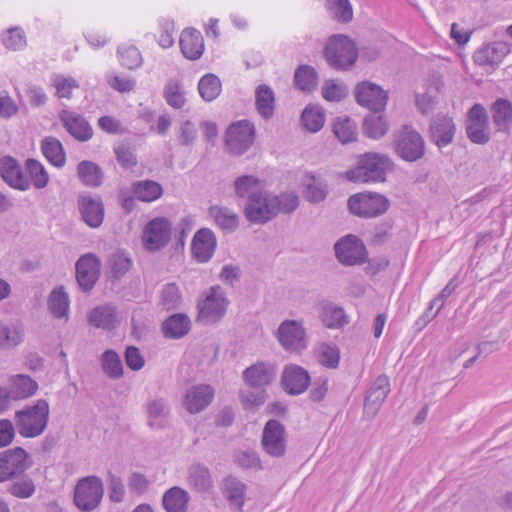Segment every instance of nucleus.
Masks as SVG:
<instances>
[{
  "instance_id": "1",
  "label": "nucleus",
  "mask_w": 512,
  "mask_h": 512,
  "mask_svg": "<svg viewBox=\"0 0 512 512\" xmlns=\"http://www.w3.org/2000/svg\"><path fill=\"white\" fill-rule=\"evenodd\" d=\"M298 206L299 197L293 191L274 195L263 190L250 196L244 207V215L251 223L265 224L279 213H292Z\"/></svg>"
},
{
  "instance_id": "2",
  "label": "nucleus",
  "mask_w": 512,
  "mask_h": 512,
  "mask_svg": "<svg viewBox=\"0 0 512 512\" xmlns=\"http://www.w3.org/2000/svg\"><path fill=\"white\" fill-rule=\"evenodd\" d=\"M49 413V404L44 399H38L32 405L16 411L14 419L18 433L25 438L40 436L47 427Z\"/></svg>"
},
{
  "instance_id": "3",
  "label": "nucleus",
  "mask_w": 512,
  "mask_h": 512,
  "mask_svg": "<svg viewBox=\"0 0 512 512\" xmlns=\"http://www.w3.org/2000/svg\"><path fill=\"white\" fill-rule=\"evenodd\" d=\"M392 169L389 157L378 153H366L358 160L356 168L347 171L348 180L355 183L384 182Z\"/></svg>"
},
{
  "instance_id": "4",
  "label": "nucleus",
  "mask_w": 512,
  "mask_h": 512,
  "mask_svg": "<svg viewBox=\"0 0 512 512\" xmlns=\"http://www.w3.org/2000/svg\"><path fill=\"white\" fill-rule=\"evenodd\" d=\"M325 58L336 70H346L354 65L358 57L355 43L344 35H333L325 47Z\"/></svg>"
},
{
  "instance_id": "5",
  "label": "nucleus",
  "mask_w": 512,
  "mask_h": 512,
  "mask_svg": "<svg viewBox=\"0 0 512 512\" xmlns=\"http://www.w3.org/2000/svg\"><path fill=\"white\" fill-rule=\"evenodd\" d=\"M229 300L219 285H214L198 301V320L204 324H213L222 319L226 313Z\"/></svg>"
},
{
  "instance_id": "6",
  "label": "nucleus",
  "mask_w": 512,
  "mask_h": 512,
  "mask_svg": "<svg viewBox=\"0 0 512 512\" xmlns=\"http://www.w3.org/2000/svg\"><path fill=\"white\" fill-rule=\"evenodd\" d=\"M389 199L376 192H362L349 197V211L360 218H376L389 209Z\"/></svg>"
},
{
  "instance_id": "7",
  "label": "nucleus",
  "mask_w": 512,
  "mask_h": 512,
  "mask_svg": "<svg viewBox=\"0 0 512 512\" xmlns=\"http://www.w3.org/2000/svg\"><path fill=\"white\" fill-rule=\"evenodd\" d=\"M103 493V483L99 477H83L75 486L74 503L81 511L90 512L100 505Z\"/></svg>"
},
{
  "instance_id": "8",
  "label": "nucleus",
  "mask_w": 512,
  "mask_h": 512,
  "mask_svg": "<svg viewBox=\"0 0 512 512\" xmlns=\"http://www.w3.org/2000/svg\"><path fill=\"white\" fill-rule=\"evenodd\" d=\"M275 337L287 352L300 353L308 346V337L302 321L284 320L278 326Z\"/></svg>"
},
{
  "instance_id": "9",
  "label": "nucleus",
  "mask_w": 512,
  "mask_h": 512,
  "mask_svg": "<svg viewBox=\"0 0 512 512\" xmlns=\"http://www.w3.org/2000/svg\"><path fill=\"white\" fill-rule=\"evenodd\" d=\"M31 466L29 454L21 447L0 452V483L18 478Z\"/></svg>"
},
{
  "instance_id": "10",
  "label": "nucleus",
  "mask_w": 512,
  "mask_h": 512,
  "mask_svg": "<svg viewBox=\"0 0 512 512\" xmlns=\"http://www.w3.org/2000/svg\"><path fill=\"white\" fill-rule=\"evenodd\" d=\"M172 224L165 217H156L150 220L144 227L142 243L149 252L163 249L171 239Z\"/></svg>"
},
{
  "instance_id": "11",
  "label": "nucleus",
  "mask_w": 512,
  "mask_h": 512,
  "mask_svg": "<svg viewBox=\"0 0 512 512\" xmlns=\"http://www.w3.org/2000/svg\"><path fill=\"white\" fill-rule=\"evenodd\" d=\"M397 155L407 162H415L425 154V142L421 135L405 126L395 137Z\"/></svg>"
},
{
  "instance_id": "12",
  "label": "nucleus",
  "mask_w": 512,
  "mask_h": 512,
  "mask_svg": "<svg viewBox=\"0 0 512 512\" xmlns=\"http://www.w3.org/2000/svg\"><path fill=\"white\" fill-rule=\"evenodd\" d=\"M255 128L247 120L231 124L226 131V146L235 155L246 152L254 142Z\"/></svg>"
},
{
  "instance_id": "13",
  "label": "nucleus",
  "mask_w": 512,
  "mask_h": 512,
  "mask_svg": "<svg viewBox=\"0 0 512 512\" xmlns=\"http://www.w3.org/2000/svg\"><path fill=\"white\" fill-rule=\"evenodd\" d=\"M338 261L346 266L359 265L366 260V248L363 242L355 235L348 234L334 245Z\"/></svg>"
},
{
  "instance_id": "14",
  "label": "nucleus",
  "mask_w": 512,
  "mask_h": 512,
  "mask_svg": "<svg viewBox=\"0 0 512 512\" xmlns=\"http://www.w3.org/2000/svg\"><path fill=\"white\" fill-rule=\"evenodd\" d=\"M468 138L476 144H485L490 139L488 115L481 104H474L469 112L466 125Z\"/></svg>"
},
{
  "instance_id": "15",
  "label": "nucleus",
  "mask_w": 512,
  "mask_h": 512,
  "mask_svg": "<svg viewBox=\"0 0 512 512\" xmlns=\"http://www.w3.org/2000/svg\"><path fill=\"white\" fill-rule=\"evenodd\" d=\"M262 447L271 457H282L286 451L285 428L278 420H269L263 429Z\"/></svg>"
},
{
  "instance_id": "16",
  "label": "nucleus",
  "mask_w": 512,
  "mask_h": 512,
  "mask_svg": "<svg viewBox=\"0 0 512 512\" xmlns=\"http://www.w3.org/2000/svg\"><path fill=\"white\" fill-rule=\"evenodd\" d=\"M101 262L93 253L82 255L76 262V280L83 291L93 288L100 276Z\"/></svg>"
},
{
  "instance_id": "17",
  "label": "nucleus",
  "mask_w": 512,
  "mask_h": 512,
  "mask_svg": "<svg viewBox=\"0 0 512 512\" xmlns=\"http://www.w3.org/2000/svg\"><path fill=\"white\" fill-rule=\"evenodd\" d=\"M355 98L359 105L371 111H382L388 100V94L380 86L371 82H362L355 89Z\"/></svg>"
},
{
  "instance_id": "18",
  "label": "nucleus",
  "mask_w": 512,
  "mask_h": 512,
  "mask_svg": "<svg viewBox=\"0 0 512 512\" xmlns=\"http://www.w3.org/2000/svg\"><path fill=\"white\" fill-rule=\"evenodd\" d=\"M78 209L82 220L91 228H98L104 220V205L101 198L90 193L78 196Z\"/></svg>"
},
{
  "instance_id": "19",
  "label": "nucleus",
  "mask_w": 512,
  "mask_h": 512,
  "mask_svg": "<svg viewBox=\"0 0 512 512\" xmlns=\"http://www.w3.org/2000/svg\"><path fill=\"white\" fill-rule=\"evenodd\" d=\"M389 392L390 383L388 377L385 375L378 376L366 392L364 413L370 418L374 417Z\"/></svg>"
},
{
  "instance_id": "20",
  "label": "nucleus",
  "mask_w": 512,
  "mask_h": 512,
  "mask_svg": "<svg viewBox=\"0 0 512 512\" xmlns=\"http://www.w3.org/2000/svg\"><path fill=\"white\" fill-rule=\"evenodd\" d=\"M221 490L232 512H242L247 494V485L235 476L223 479Z\"/></svg>"
},
{
  "instance_id": "21",
  "label": "nucleus",
  "mask_w": 512,
  "mask_h": 512,
  "mask_svg": "<svg viewBox=\"0 0 512 512\" xmlns=\"http://www.w3.org/2000/svg\"><path fill=\"white\" fill-rule=\"evenodd\" d=\"M216 237L209 228L199 229L193 236L191 243V253L198 263L208 262L216 249Z\"/></svg>"
},
{
  "instance_id": "22",
  "label": "nucleus",
  "mask_w": 512,
  "mask_h": 512,
  "mask_svg": "<svg viewBox=\"0 0 512 512\" xmlns=\"http://www.w3.org/2000/svg\"><path fill=\"white\" fill-rule=\"evenodd\" d=\"M59 119L67 130V132L78 141H88L93 135V131L89 123L80 114L63 109L59 113Z\"/></svg>"
},
{
  "instance_id": "23",
  "label": "nucleus",
  "mask_w": 512,
  "mask_h": 512,
  "mask_svg": "<svg viewBox=\"0 0 512 512\" xmlns=\"http://www.w3.org/2000/svg\"><path fill=\"white\" fill-rule=\"evenodd\" d=\"M147 425L152 429H163L168 425L170 407L163 397H152L144 405Z\"/></svg>"
},
{
  "instance_id": "24",
  "label": "nucleus",
  "mask_w": 512,
  "mask_h": 512,
  "mask_svg": "<svg viewBox=\"0 0 512 512\" xmlns=\"http://www.w3.org/2000/svg\"><path fill=\"white\" fill-rule=\"evenodd\" d=\"M276 378L274 365L258 362L243 371V380L251 388H260L271 384Z\"/></svg>"
},
{
  "instance_id": "25",
  "label": "nucleus",
  "mask_w": 512,
  "mask_h": 512,
  "mask_svg": "<svg viewBox=\"0 0 512 512\" xmlns=\"http://www.w3.org/2000/svg\"><path fill=\"white\" fill-rule=\"evenodd\" d=\"M214 389L207 384L192 386L187 390L183 405L190 414L204 410L213 400Z\"/></svg>"
},
{
  "instance_id": "26",
  "label": "nucleus",
  "mask_w": 512,
  "mask_h": 512,
  "mask_svg": "<svg viewBox=\"0 0 512 512\" xmlns=\"http://www.w3.org/2000/svg\"><path fill=\"white\" fill-rule=\"evenodd\" d=\"M310 384L308 372L298 365H288L282 374V385L285 391L291 395L303 393Z\"/></svg>"
},
{
  "instance_id": "27",
  "label": "nucleus",
  "mask_w": 512,
  "mask_h": 512,
  "mask_svg": "<svg viewBox=\"0 0 512 512\" xmlns=\"http://www.w3.org/2000/svg\"><path fill=\"white\" fill-rule=\"evenodd\" d=\"M0 175L12 188L25 191L30 187V181L24 176L17 161L11 156L0 158Z\"/></svg>"
},
{
  "instance_id": "28",
  "label": "nucleus",
  "mask_w": 512,
  "mask_h": 512,
  "mask_svg": "<svg viewBox=\"0 0 512 512\" xmlns=\"http://www.w3.org/2000/svg\"><path fill=\"white\" fill-rule=\"evenodd\" d=\"M509 53L506 43L501 41L492 42L483 45L474 53V61L479 66H498L504 57Z\"/></svg>"
},
{
  "instance_id": "29",
  "label": "nucleus",
  "mask_w": 512,
  "mask_h": 512,
  "mask_svg": "<svg viewBox=\"0 0 512 512\" xmlns=\"http://www.w3.org/2000/svg\"><path fill=\"white\" fill-rule=\"evenodd\" d=\"M187 484L197 493H210L214 488V480L207 466L201 463L192 464L187 471Z\"/></svg>"
},
{
  "instance_id": "30",
  "label": "nucleus",
  "mask_w": 512,
  "mask_h": 512,
  "mask_svg": "<svg viewBox=\"0 0 512 512\" xmlns=\"http://www.w3.org/2000/svg\"><path fill=\"white\" fill-rule=\"evenodd\" d=\"M179 45L183 56L189 60L199 59L204 51L202 34L194 28H186L182 31Z\"/></svg>"
},
{
  "instance_id": "31",
  "label": "nucleus",
  "mask_w": 512,
  "mask_h": 512,
  "mask_svg": "<svg viewBox=\"0 0 512 512\" xmlns=\"http://www.w3.org/2000/svg\"><path fill=\"white\" fill-rule=\"evenodd\" d=\"M8 381V391L13 401L28 399L38 390V383L28 375H12Z\"/></svg>"
},
{
  "instance_id": "32",
  "label": "nucleus",
  "mask_w": 512,
  "mask_h": 512,
  "mask_svg": "<svg viewBox=\"0 0 512 512\" xmlns=\"http://www.w3.org/2000/svg\"><path fill=\"white\" fill-rule=\"evenodd\" d=\"M88 321L92 326L104 330H112L120 323L116 308L111 304L99 305L92 309Z\"/></svg>"
},
{
  "instance_id": "33",
  "label": "nucleus",
  "mask_w": 512,
  "mask_h": 512,
  "mask_svg": "<svg viewBox=\"0 0 512 512\" xmlns=\"http://www.w3.org/2000/svg\"><path fill=\"white\" fill-rule=\"evenodd\" d=\"M319 318L323 325L329 329H339L348 324V317L343 308L329 301L318 304Z\"/></svg>"
},
{
  "instance_id": "34",
  "label": "nucleus",
  "mask_w": 512,
  "mask_h": 512,
  "mask_svg": "<svg viewBox=\"0 0 512 512\" xmlns=\"http://www.w3.org/2000/svg\"><path fill=\"white\" fill-rule=\"evenodd\" d=\"M432 140L438 147H445L453 140L455 125L447 116H437L430 125Z\"/></svg>"
},
{
  "instance_id": "35",
  "label": "nucleus",
  "mask_w": 512,
  "mask_h": 512,
  "mask_svg": "<svg viewBox=\"0 0 512 512\" xmlns=\"http://www.w3.org/2000/svg\"><path fill=\"white\" fill-rule=\"evenodd\" d=\"M191 329L190 318L183 313H176L168 317L162 324V331L166 338L179 339Z\"/></svg>"
},
{
  "instance_id": "36",
  "label": "nucleus",
  "mask_w": 512,
  "mask_h": 512,
  "mask_svg": "<svg viewBox=\"0 0 512 512\" xmlns=\"http://www.w3.org/2000/svg\"><path fill=\"white\" fill-rule=\"evenodd\" d=\"M255 106L259 115L269 120L274 115L275 94L272 88L266 84L259 85L255 90Z\"/></svg>"
},
{
  "instance_id": "37",
  "label": "nucleus",
  "mask_w": 512,
  "mask_h": 512,
  "mask_svg": "<svg viewBox=\"0 0 512 512\" xmlns=\"http://www.w3.org/2000/svg\"><path fill=\"white\" fill-rule=\"evenodd\" d=\"M189 501V493L178 486L168 489L162 498V504L166 512H186Z\"/></svg>"
},
{
  "instance_id": "38",
  "label": "nucleus",
  "mask_w": 512,
  "mask_h": 512,
  "mask_svg": "<svg viewBox=\"0 0 512 512\" xmlns=\"http://www.w3.org/2000/svg\"><path fill=\"white\" fill-rule=\"evenodd\" d=\"M25 339V328L20 322L2 325L0 322V349H12Z\"/></svg>"
},
{
  "instance_id": "39",
  "label": "nucleus",
  "mask_w": 512,
  "mask_h": 512,
  "mask_svg": "<svg viewBox=\"0 0 512 512\" xmlns=\"http://www.w3.org/2000/svg\"><path fill=\"white\" fill-rule=\"evenodd\" d=\"M69 296L63 286L54 288L48 297L49 311L56 318H67L69 312Z\"/></svg>"
},
{
  "instance_id": "40",
  "label": "nucleus",
  "mask_w": 512,
  "mask_h": 512,
  "mask_svg": "<svg viewBox=\"0 0 512 512\" xmlns=\"http://www.w3.org/2000/svg\"><path fill=\"white\" fill-rule=\"evenodd\" d=\"M492 119L498 130H508L512 123V104L507 99L498 98L491 106Z\"/></svg>"
},
{
  "instance_id": "41",
  "label": "nucleus",
  "mask_w": 512,
  "mask_h": 512,
  "mask_svg": "<svg viewBox=\"0 0 512 512\" xmlns=\"http://www.w3.org/2000/svg\"><path fill=\"white\" fill-rule=\"evenodd\" d=\"M81 183L88 187H98L103 181L102 169L92 161H81L77 166Z\"/></svg>"
},
{
  "instance_id": "42",
  "label": "nucleus",
  "mask_w": 512,
  "mask_h": 512,
  "mask_svg": "<svg viewBox=\"0 0 512 512\" xmlns=\"http://www.w3.org/2000/svg\"><path fill=\"white\" fill-rule=\"evenodd\" d=\"M132 192L142 202H153L162 196L163 189L156 181L143 180L133 183Z\"/></svg>"
},
{
  "instance_id": "43",
  "label": "nucleus",
  "mask_w": 512,
  "mask_h": 512,
  "mask_svg": "<svg viewBox=\"0 0 512 512\" xmlns=\"http://www.w3.org/2000/svg\"><path fill=\"white\" fill-rule=\"evenodd\" d=\"M234 191L237 197L250 199L252 194L262 192L263 181L254 175H243L235 179Z\"/></svg>"
},
{
  "instance_id": "44",
  "label": "nucleus",
  "mask_w": 512,
  "mask_h": 512,
  "mask_svg": "<svg viewBox=\"0 0 512 512\" xmlns=\"http://www.w3.org/2000/svg\"><path fill=\"white\" fill-rule=\"evenodd\" d=\"M182 304V293L176 283H167L159 292V305L165 311L178 309Z\"/></svg>"
},
{
  "instance_id": "45",
  "label": "nucleus",
  "mask_w": 512,
  "mask_h": 512,
  "mask_svg": "<svg viewBox=\"0 0 512 512\" xmlns=\"http://www.w3.org/2000/svg\"><path fill=\"white\" fill-rule=\"evenodd\" d=\"M209 214L214 219L217 226L223 230L233 231L238 227V215L227 207L211 206Z\"/></svg>"
},
{
  "instance_id": "46",
  "label": "nucleus",
  "mask_w": 512,
  "mask_h": 512,
  "mask_svg": "<svg viewBox=\"0 0 512 512\" xmlns=\"http://www.w3.org/2000/svg\"><path fill=\"white\" fill-rule=\"evenodd\" d=\"M41 149L45 158L54 166L62 167L65 164V153L61 142L54 137L42 140Z\"/></svg>"
},
{
  "instance_id": "47",
  "label": "nucleus",
  "mask_w": 512,
  "mask_h": 512,
  "mask_svg": "<svg viewBox=\"0 0 512 512\" xmlns=\"http://www.w3.org/2000/svg\"><path fill=\"white\" fill-rule=\"evenodd\" d=\"M315 351L317 360L322 366L328 369L338 367L340 362V350L336 345L323 342L316 347Z\"/></svg>"
},
{
  "instance_id": "48",
  "label": "nucleus",
  "mask_w": 512,
  "mask_h": 512,
  "mask_svg": "<svg viewBox=\"0 0 512 512\" xmlns=\"http://www.w3.org/2000/svg\"><path fill=\"white\" fill-rule=\"evenodd\" d=\"M221 81L214 74L204 75L198 82V91L203 100L210 102L221 93Z\"/></svg>"
},
{
  "instance_id": "49",
  "label": "nucleus",
  "mask_w": 512,
  "mask_h": 512,
  "mask_svg": "<svg viewBox=\"0 0 512 512\" xmlns=\"http://www.w3.org/2000/svg\"><path fill=\"white\" fill-rule=\"evenodd\" d=\"M301 122L306 130L310 132L319 131L325 122V115L319 106H307L301 115Z\"/></svg>"
},
{
  "instance_id": "50",
  "label": "nucleus",
  "mask_w": 512,
  "mask_h": 512,
  "mask_svg": "<svg viewBox=\"0 0 512 512\" xmlns=\"http://www.w3.org/2000/svg\"><path fill=\"white\" fill-rule=\"evenodd\" d=\"M304 186V196L308 201L316 203L325 199L327 186L320 178H316L314 175H307Z\"/></svg>"
},
{
  "instance_id": "51",
  "label": "nucleus",
  "mask_w": 512,
  "mask_h": 512,
  "mask_svg": "<svg viewBox=\"0 0 512 512\" xmlns=\"http://www.w3.org/2000/svg\"><path fill=\"white\" fill-rule=\"evenodd\" d=\"M294 82L301 91L310 92L316 87L317 73L314 68L308 65L300 66L295 71Z\"/></svg>"
},
{
  "instance_id": "52",
  "label": "nucleus",
  "mask_w": 512,
  "mask_h": 512,
  "mask_svg": "<svg viewBox=\"0 0 512 512\" xmlns=\"http://www.w3.org/2000/svg\"><path fill=\"white\" fill-rule=\"evenodd\" d=\"M326 8L338 22L348 23L353 18V8L349 0H326Z\"/></svg>"
},
{
  "instance_id": "53",
  "label": "nucleus",
  "mask_w": 512,
  "mask_h": 512,
  "mask_svg": "<svg viewBox=\"0 0 512 512\" xmlns=\"http://www.w3.org/2000/svg\"><path fill=\"white\" fill-rule=\"evenodd\" d=\"M50 82L55 88L56 95L59 98L70 99L72 97L73 89L79 88V84L76 79L62 74H53L50 78Z\"/></svg>"
},
{
  "instance_id": "54",
  "label": "nucleus",
  "mask_w": 512,
  "mask_h": 512,
  "mask_svg": "<svg viewBox=\"0 0 512 512\" xmlns=\"http://www.w3.org/2000/svg\"><path fill=\"white\" fill-rule=\"evenodd\" d=\"M120 64L130 70L137 69L142 65V56L139 50L133 45H121L117 50Z\"/></svg>"
},
{
  "instance_id": "55",
  "label": "nucleus",
  "mask_w": 512,
  "mask_h": 512,
  "mask_svg": "<svg viewBox=\"0 0 512 512\" xmlns=\"http://www.w3.org/2000/svg\"><path fill=\"white\" fill-rule=\"evenodd\" d=\"M102 368L105 374L112 379L123 376V365L119 355L114 350H107L101 358Z\"/></svg>"
},
{
  "instance_id": "56",
  "label": "nucleus",
  "mask_w": 512,
  "mask_h": 512,
  "mask_svg": "<svg viewBox=\"0 0 512 512\" xmlns=\"http://www.w3.org/2000/svg\"><path fill=\"white\" fill-rule=\"evenodd\" d=\"M164 98L168 105L175 109L182 108L186 103L184 91L180 83L174 79L167 81L164 87Z\"/></svg>"
},
{
  "instance_id": "57",
  "label": "nucleus",
  "mask_w": 512,
  "mask_h": 512,
  "mask_svg": "<svg viewBox=\"0 0 512 512\" xmlns=\"http://www.w3.org/2000/svg\"><path fill=\"white\" fill-rule=\"evenodd\" d=\"M363 130L365 134L373 139H378L386 134L388 124L381 115H369L365 117L363 122Z\"/></svg>"
},
{
  "instance_id": "58",
  "label": "nucleus",
  "mask_w": 512,
  "mask_h": 512,
  "mask_svg": "<svg viewBox=\"0 0 512 512\" xmlns=\"http://www.w3.org/2000/svg\"><path fill=\"white\" fill-rule=\"evenodd\" d=\"M333 132L342 143L356 140V125L349 118H338L333 125Z\"/></svg>"
},
{
  "instance_id": "59",
  "label": "nucleus",
  "mask_w": 512,
  "mask_h": 512,
  "mask_svg": "<svg viewBox=\"0 0 512 512\" xmlns=\"http://www.w3.org/2000/svg\"><path fill=\"white\" fill-rule=\"evenodd\" d=\"M7 491L13 497L19 499H28L32 497L36 492V485L31 478L24 477L20 480L12 482Z\"/></svg>"
},
{
  "instance_id": "60",
  "label": "nucleus",
  "mask_w": 512,
  "mask_h": 512,
  "mask_svg": "<svg viewBox=\"0 0 512 512\" xmlns=\"http://www.w3.org/2000/svg\"><path fill=\"white\" fill-rule=\"evenodd\" d=\"M26 167L33 186L37 189L45 188L49 182V176L44 166L34 159H28Z\"/></svg>"
},
{
  "instance_id": "61",
  "label": "nucleus",
  "mask_w": 512,
  "mask_h": 512,
  "mask_svg": "<svg viewBox=\"0 0 512 512\" xmlns=\"http://www.w3.org/2000/svg\"><path fill=\"white\" fill-rule=\"evenodd\" d=\"M348 94L346 85L335 80H327L322 87V96L325 100L338 102L344 99Z\"/></svg>"
},
{
  "instance_id": "62",
  "label": "nucleus",
  "mask_w": 512,
  "mask_h": 512,
  "mask_svg": "<svg viewBox=\"0 0 512 512\" xmlns=\"http://www.w3.org/2000/svg\"><path fill=\"white\" fill-rule=\"evenodd\" d=\"M109 262L111 266V273L113 277L117 279L126 274L132 265L131 259L122 251L112 254Z\"/></svg>"
},
{
  "instance_id": "63",
  "label": "nucleus",
  "mask_w": 512,
  "mask_h": 512,
  "mask_svg": "<svg viewBox=\"0 0 512 512\" xmlns=\"http://www.w3.org/2000/svg\"><path fill=\"white\" fill-rule=\"evenodd\" d=\"M257 389L256 391L250 389H242L240 391L241 403L246 410H251L264 404L266 393L263 389Z\"/></svg>"
},
{
  "instance_id": "64",
  "label": "nucleus",
  "mask_w": 512,
  "mask_h": 512,
  "mask_svg": "<svg viewBox=\"0 0 512 512\" xmlns=\"http://www.w3.org/2000/svg\"><path fill=\"white\" fill-rule=\"evenodd\" d=\"M3 45L11 50L22 49L26 45L24 32L19 28H11L3 34Z\"/></svg>"
}]
</instances>
